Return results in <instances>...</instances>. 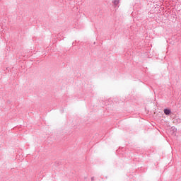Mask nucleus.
Returning a JSON list of instances; mask_svg holds the SVG:
<instances>
[{
  "label": "nucleus",
  "instance_id": "f257e3e1",
  "mask_svg": "<svg viewBox=\"0 0 181 181\" xmlns=\"http://www.w3.org/2000/svg\"><path fill=\"white\" fill-rule=\"evenodd\" d=\"M164 113L165 114V115H169L170 114V110L169 109L164 110Z\"/></svg>",
  "mask_w": 181,
  "mask_h": 181
}]
</instances>
